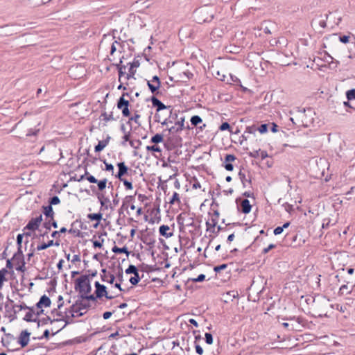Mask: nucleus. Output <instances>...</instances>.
<instances>
[{"instance_id": "27", "label": "nucleus", "mask_w": 355, "mask_h": 355, "mask_svg": "<svg viewBox=\"0 0 355 355\" xmlns=\"http://www.w3.org/2000/svg\"><path fill=\"white\" fill-rule=\"evenodd\" d=\"M101 279L103 282L113 284L115 279V277L112 274L101 275Z\"/></svg>"}, {"instance_id": "1", "label": "nucleus", "mask_w": 355, "mask_h": 355, "mask_svg": "<svg viewBox=\"0 0 355 355\" xmlns=\"http://www.w3.org/2000/svg\"><path fill=\"white\" fill-rule=\"evenodd\" d=\"M75 290L81 295H87L92 291V286L88 275H82L76 280Z\"/></svg>"}, {"instance_id": "30", "label": "nucleus", "mask_w": 355, "mask_h": 355, "mask_svg": "<svg viewBox=\"0 0 355 355\" xmlns=\"http://www.w3.org/2000/svg\"><path fill=\"white\" fill-rule=\"evenodd\" d=\"M102 214L101 213H95V214H89L87 217L92 220H96L99 222L102 219Z\"/></svg>"}, {"instance_id": "54", "label": "nucleus", "mask_w": 355, "mask_h": 355, "mask_svg": "<svg viewBox=\"0 0 355 355\" xmlns=\"http://www.w3.org/2000/svg\"><path fill=\"white\" fill-rule=\"evenodd\" d=\"M227 265L224 263V264H221L220 266H215L214 268V270L216 272H219L220 271L223 270H225V268H227Z\"/></svg>"}, {"instance_id": "62", "label": "nucleus", "mask_w": 355, "mask_h": 355, "mask_svg": "<svg viewBox=\"0 0 355 355\" xmlns=\"http://www.w3.org/2000/svg\"><path fill=\"white\" fill-rule=\"evenodd\" d=\"M103 241H104L103 239L101 240V241H93V245H94V248H101L103 246Z\"/></svg>"}, {"instance_id": "58", "label": "nucleus", "mask_w": 355, "mask_h": 355, "mask_svg": "<svg viewBox=\"0 0 355 355\" xmlns=\"http://www.w3.org/2000/svg\"><path fill=\"white\" fill-rule=\"evenodd\" d=\"M195 348H196V352L197 354H198L200 355L202 354L203 349L197 343H195Z\"/></svg>"}, {"instance_id": "13", "label": "nucleus", "mask_w": 355, "mask_h": 355, "mask_svg": "<svg viewBox=\"0 0 355 355\" xmlns=\"http://www.w3.org/2000/svg\"><path fill=\"white\" fill-rule=\"evenodd\" d=\"M117 166L119 168V171L117 174L115 175L116 178H118L119 180H122L123 176L128 173V168L125 164L124 162H119L117 164Z\"/></svg>"}, {"instance_id": "11", "label": "nucleus", "mask_w": 355, "mask_h": 355, "mask_svg": "<svg viewBox=\"0 0 355 355\" xmlns=\"http://www.w3.org/2000/svg\"><path fill=\"white\" fill-rule=\"evenodd\" d=\"M30 335L31 333L27 330H24L21 332L18 338V343L20 344L21 347H24L28 344Z\"/></svg>"}, {"instance_id": "35", "label": "nucleus", "mask_w": 355, "mask_h": 355, "mask_svg": "<svg viewBox=\"0 0 355 355\" xmlns=\"http://www.w3.org/2000/svg\"><path fill=\"white\" fill-rule=\"evenodd\" d=\"M226 83L229 84H237L240 83V80L236 76L229 74V78H227Z\"/></svg>"}, {"instance_id": "23", "label": "nucleus", "mask_w": 355, "mask_h": 355, "mask_svg": "<svg viewBox=\"0 0 355 355\" xmlns=\"http://www.w3.org/2000/svg\"><path fill=\"white\" fill-rule=\"evenodd\" d=\"M135 201V196H127L123 201L121 206V209H127L128 207L129 204H132Z\"/></svg>"}, {"instance_id": "36", "label": "nucleus", "mask_w": 355, "mask_h": 355, "mask_svg": "<svg viewBox=\"0 0 355 355\" xmlns=\"http://www.w3.org/2000/svg\"><path fill=\"white\" fill-rule=\"evenodd\" d=\"M163 141V136L160 134H156L152 137L150 141L154 144H158Z\"/></svg>"}, {"instance_id": "57", "label": "nucleus", "mask_w": 355, "mask_h": 355, "mask_svg": "<svg viewBox=\"0 0 355 355\" xmlns=\"http://www.w3.org/2000/svg\"><path fill=\"white\" fill-rule=\"evenodd\" d=\"M349 36L348 35H342L339 37V40L340 42L346 44L349 42Z\"/></svg>"}, {"instance_id": "56", "label": "nucleus", "mask_w": 355, "mask_h": 355, "mask_svg": "<svg viewBox=\"0 0 355 355\" xmlns=\"http://www.w3.org/2000/svg\"><path fill=\"white\" fill-rule=\"evenodd\" d=\"M216 78L221 81H224V82H226L227 81V78L228 77H227L226 75L225 74H220L219 71L217 72V76H216Z\"/></svg>"}, {"instance_id": "12", "label": "nucleus", "mask_w": 355, "mask_h": 355, "mask_svg": "<svg viewBox=\"0 0 355 355\" xmlns=\"http://www.w3.org/2000/svg\"><path fill=\"white\" fill-rule=\"evenodd\" d=\"M128 64L130 65V68L128 70V73L126 74L125 78L127 80L130 79L131 78H133L135 73L136 69L135 68H137L139 67V60H135L132 62H129Z\"/></svg>"}, {"instance_id": "46", "label": "nucleus", "mask_w": 355, "mask_h": 355, "mask_svg": "<svg viewBox=\"0 0 355 355\" xmlns=\"http://www.w3.org/2000/svg\"><path fill=\"white\" fill-rule=\"evenodd\" d=\"M140 117H141L140 114L135 113L134 116H131L129 119V121H132L135 123H137L138 125H141L140 121H139Z\"/></svg>"}, {"instance_id": "33", "label": "nucleus", "mask_w": 355, "mask_h": 355, "mask_svg": "<svg viewBox=\"0 0 355 355\" xmlns=\"http://www.w3.org/2000/svg\"><path fill=\"white\" fill-rule=\"evenodd\" d=\"M8 273V270L6 268H3L0 270V289L3 286V283L6 281V275Z\"/></svg>"}, {"instance_id": "44", "label": "nucleus", "mask_w": 355, "mask_h": 355, "mask_svg": "<svg viewBox=\"0 0 355 355\" xmlns=\"http://www.w3.org/2000/svg\"><path fill=\"white\" fill-rule=\"evenodd\" d=\"M117 46L121 47V43L117 41H114L111 46V50H110L111 55H113L114 53L116 51Z\"/></svg>"}, {"instance_id": "37", "label": "nucleus", "mask_w": 355, "mask_h": 355, "mask_svg": "<svg viewBox=\"0 0 355 355\" xmlns=\"http://www.w3.org/2000/svg\"><path fill=\"white\" fill-rule=\"evenodd\" d=\"M130 136H131V132H125V135H123V137H122V141L121 143V146H126V143L128 141L130 142Z\"/></svg>"}, {"instance_id": "14", "label": "nucleus", "mask_w": 355, "mask_h": 355, "mask_svg": "<svg viewBox=\"0 0 355 355\" xmlns=\"http://www.w3.org/2000/svg\"><path fill=\"white\" fill-rule=\"evenodd\" d=\"M51 300L50 298L46 296V295H42L39 302L36 304V307L37 309H41L42 306L44 307H49L51 306Z\"/></svg>"}, {"instance_id": "52", "label": "nucleus", "mask_w": 355, "mask_h": 355, "mask_svg": "<svg viewBox=\"0 0 355 355\" xmlns=\"http://www.w3.org/2000/svg\"><path fill=\"white\" fill-rule=\"evenodd\" d=\"M146 149L148 151H153V152H160L161 151L160 148L157 145L148 146L146 147Z\"/></svg>"}, {"instance_id": "50", "label": "nucleus", "mask_w": 355, "mask_h": 355, "mask_svg": "<svg viewBox=\"0 0 355 355\" xmlns=\"http://www.w3.org/2000/svg\"><path fill=\"white\" fill-rule=\"evenodd\" d=\"M257 131L261 134L266 133L268 131V125L266 123L261 124L259 127H257Z\"/></svg>"}, {"instance_id": "28", "label": "nucleus", "mask_w": 355, "mask_h": 355, "mask_svg": "<svg viewBox=\"0 0 355 355\" xmlns=\"http://www.w3.org/2000/svg\"><path fill=\"white\" fill-rule=\"evenodd\" d=\"M112 250L113 252L117 253V254L125 253L127 255L129 254V251L126 247L118 248L117 246L115 245L112 248Z\"/></svg>"}, {"instance_id": "21", "label": "nucleus", "mask_w": 355, "mask_h": 355, "mask_svg": "<svg viewBox=\"0 0 355 355\" xmlns=\"http://www.w3.org/2000/svg\"><path fill=\"white\" fill-rule=\"evenodd\" d=\"M43 213L45 215L46 220L49 218L53 220L54 216V211L53 210L52 206L49 205L47 206H43Z\"/></svg>"}, {"instance_id": "20", "label": "nucleus", "mask_w": 355, "mask_h": 355, "mask_svg": "<svg viewBox=\"0 0 355 355\" xmlns=\"http://www.w3.org/2000/svg\"><path fill=\"white\" fill-rule=\"evenodd\" d=\"M28 309L29 310V311L26 313V314L25 315V316L24 318V320H26V322H36L37 320V317L33 318V316L35 315L34 308L29 307V309Z\"/></svg>"}, {"instance_id": "48", "label": "nucleus", "mask_w": 355, "mask_h": 355, "mask_svg": "<svg viewBox=\"0 0 355 355\" xmlns=\"http://www.w3.org/2000/svg\"><path fill=\"white\" fill-rule=\"evenodd\" d=\"M219 130L221 131L227 130L231 131V127H230V125L227 122H224L220 125Z\"/></svg>"}, {"instance_id": "4", "label": "nucleus", "mask_w": 355, "mask_h": 355, "mask_svg": "<svg viewBox=\"0 0 355 355\" xmlns=\"http://www.w3.org/2000/svg\"><path fill=\"white\" fill-rule=\"evenodd\" d=\"M42 221V215L40 214L39 216L32 218L27 225L24 227L23 231L30 230L35 231L37 230Z\"/></svg>"}, {"instance_id": "51", "label": "nucleus", "mask_w": 355, "mask_h": 355, "mask_svg": "<svg viewBox=\"0 0 355 355\" xmlns=\"http://www.w3.org/2000/svg\"><path fill=\"white\" fill-rule=\"evenodd\" d=\"M205 342L211 345L213 343V336L210 333H205Z\"/></svg>"}, {"instance_id": "26", "label": "nucleus", "mask_w": 355, "mask_h": 355, "mask_svg": "<svg viewBox=\"0 0 355 355\" xmlns=\"http://www.w3.org/2000/svg\"><path fill=\"white\" fill-rule=\"evenodd\" d=\"M60 320L59 319H56V320H51L50 317L47 316L46 318H42V319H38L37 318V320L36 322H37V326L40 327L41 324L43 325V324H47L49 322H50L51 324H52L53 322H54L55 321H58Z\"/></svg>"}, {"instance_id": "60", "label": "nucleus", "mask_w": 355, "mask_h": 355, "mask_svg": "<svg viewBox=\"0 0 355 355\" xmlns=\"http://www.w3.org/2000/svg\"><path fill=\"white\" fill-rule=\"evenodd\" d=\"M74 317H71V315L69 316V315H67L65 319H64L63 320L65 321V324L64 326H66L67 324H71L73 322V318Z\"/></svg>"}, {"instance_id": "24", "label": "nucleus", "mask_w": 355, "mask_h": 355, "mask_svg": "<svg viewBox=\"0 0 355 355\" xmlns=\"http://www.w3.org/2000/svg\"><path fill=\"white\" fill-rule=\"evenodd\" d=\"M43 225L48 230H51V227H53L54 228L58 227L57 222L53 219L51 220L50 218L48 220L45 219V222L44 223Z\"/></svg>"}, {"instance_id": "6", "label": "nucleus", "mask_w": 355, "mask_h": 355, "mask_svg": "<svg viewBox=\"0 0 355 355\" xmlns=\"http://www.w3.org/2000/svg\"><path fill=\"white\" fill-rule=\"evenodd\" d=\"M94 286L96 288L95 294L99 299L102 297H105L108 300H112L114 297V296L109 295L106 290V286L101 284L98 282H96Z\"/></svg>"}, {"instance_id": "42", "label": "nucleus", "mask_w": 355, "mask_h": 355, "mask_svg": "<svg viewBox=\"0 0 355 355\" xmlns=\"http://www.w3.org/2000/svg\"><path fill=\"white\" fill-rule=\"evenodd\" d=\"M257 131V127L255 125H252L250 126H248L245 130V134L249 133V134H255V132Z\"/></svg>"}, {"instance_id": "8", "label": "nucleus", "mask_w": 355, "mask_h": 355, "mask_svg": "<svg viewBox=\"0 0 355 355\" xmlns=\"http://www.w3.org/2000/svg\"><path fill=\"white\" fill-rule=\"evenodd\" d=\"M243 187H247L251 185L252 176L249 171L244 169H241L238 174Z\"/></svg>"}, {"instance_id": "19", "label": "nucleus", "mask_w": 355, "mask_h": 355, "mask_svg": "<svg viewBox=\"0 0 355 355\" xmlns=\"http://www.w3.org/2000/svg\"><path fill=\"white\" fill-rule=\"evenodd\" d=\"M252 206L248 199H244L241 202V211L243 214H248L251 211Z\"/></svg>"}, {"instance_id": "59", "label": "nucleus", "mask_w": 355, "mask_h": 355, "mask_svg": "<svg viewBox=\"0 0 355 355\" xmlns=\"http://www.w3.org/2000/svg\"><path fill=\"white\" fill-rule=\"evenodd\" d=\"M259 151L260 150H254L252 152H250L248 153L249 156L251 157H253V158H258L259 157Z\"/></svg>"}, {"instance_id": "43", "label": "nucleus", "mask_w": 355, "mask_h": 355, "mask_svg": "<svg viewBox=\"0 0 355 355\" xmlns=\"http://www.w3.org/2000/svg\"><path fill=\"white\" fill-rule=\"evenodd\" d=\"M130 282L132 284V285H136L139 283V282L140 281V277H139V272L134 275L133 277H131L130 278Z\"/></svg>"}, {"instance_id": "18", "label": "nucleus", "mask_w": 355, "mask_h": 355, "mask_svg": "<svg viewBox=\"0 0 355 355\" xmlns=\"http://www.w3.org/2000/svg\"><path fill=\"white\" fill-rule=\"evenodd\" d=\"M122 59L121 58L119 63L113 64V65L116 66L119 72V81L121 82V78L125 74L126 66L122 65Z\"/></svg>"}, {"instance_id": "34", "label": "nucleus", "mask_w": 355, "mask_h": 355, "mask_svg": "<svg viewBox=\"0 0 355 355\" xmlns=\"http://www.w3.org/2000/svg\"><path fill=\"white\" fill-rule=\"evenodd\" d=\"M346 98L348 101L355 99V89H352L346 92Z\"/></svg>"}, {"instance_id": "32", "label": "nucleus", "mask_w": 355, "mask_h": 355, "mask_svg": "<svg viewBox=\"0 0 355 355\" xmlns=\"http://www.w3.org/2000/svg\"><path fill=\"white\" fill-rule=\"evenodd\" d=\"M107 145V141H100L95 146V152H100Z\"/></svg>"}, {"instance_id": "38", "label": "nucleus", "mask_w": 355, "mask_h": 355, "mask_svg": "<svg viewBox=\"0 0 355 355\" xmlns=\"http://www.w3.org/2000/svg\"><path fill=\"white\" fill-rule=\"evenodd\" d=\"M236 159V156L232 154H227L225 157L223 164H225L227 163H231L234 161H235Z\"/></svg>"}, {"instance_id": "15", "label": "nucleus", "mask_w": 355, "mask_h": 355, "mask_svg": "<svg viewBox=\"0 0 355 355\" xmlns=\"http://www.w3.org/2000/svg\"><path fill=\"white\" fill-rule=\"evenodd\" d=\"M151 102H152L153 106L157 107V112H159L162 110H165V109L170 107V106H168V107L166 106L162 101H160L155 96L151 97Z\"/></svg>"}, {"instance_id": "64", "label": "nucleus", "mask_w": 355, "mask_h": 355, "mask_svg": "<svg viewBox=\"0 0 355 355\" xmlns=\"http://www.w3.org/2000/svg\"><path fill=\"white\" fill-rule=\"evenodd\" d=\"M104 164L105 165V170L108 171H112L113 173L114 171V166L112 164L107 163L105 161L104 162Z\"/></svg>"}, {"instance_id": "63", "label": "nucleus", "mask_w": 355, "mask_h": 355, "mask_svg": "<svg viewBox=\"0 0 355 355\" xmlns=\"http://www.w3.org/2000/svg\"><path fill=\"white\" fill-rule=\"evenodd\" d=\"M23 236H24V234H19L17 236V243L19 247H21Z\"/></svg>"}, {"instance_id": "7", "label": "nucleus", "mask_w": 355, "mask_h": 355, "mask_svg": "<svg viewBox=\"0 0 355 355\" xmlns=\"http://www.w3.org/2000/svg\"><path fill=\"white\" fill-rule=\"evenodd\" d=\"M219 218V212L218 210H215L211 216V218L206 222L207 231L212 232H215V227L218 223Z\"/></svg>"}, {"instance_id": "53", "label": "nucleus", "mask_w": 355, "mask_h": 355, "mask_svg": "<svg viewBox=\"0 0 355 355\" xmlns=\"http://www.w3.org/2000/svg\"><path fill=\"white\" fill-rule=\"evenodd\" d=\"M85 175H87V180L90 182V183H96L98 180L93 175H89L88 173V172H86Z\"/></svg>"}, {"instance_id": "55", "label": "nucleus", "mask_w": 355, "mask_h": 355, "mask_svg": "<svg viewBox=\"0 0 355 355\" xmlns=\"http://www.w3.org/2000/svg\"><path fill=\"white\" fill-rule=\"evenodd\" d=\"M205 279V275L204 274L199 275L196 278L192 279L193 282H203Z\"/></svg>"}, {"instance_id": "2", "label": "nucleus", "mask_w": 355, "mask_h": 355, "mask_svg": "<svg viewBox=\"0 0 355 355\" xmlns=\"http://www.w3.org/2000/svg\"><path fill=\"white\" fill-rule=\"evenodd\" d=\"M90 306L89 302L82 300L80 302H76L75 304H73L69 311V313H71V317L82 316L86 313V309Z\"/></svg>"}, {"instance_id": "45", "label": "nucleus", "mask_w": 355, "mask_h": 355, "mask_svg": "<svg viewBox=\"0 0 355 355\" xmlns=\"http://www.w3.org/2000/svg\"><path fill=\"white\" fill-rule=\"evenodd\" d=\"M60 202V198L58 196H55L50 198L49 205L52 206V205H58Z\"/></svg>"}, {"instance_id": "3", "label": "nucleus", "mask_w": 355, "mask_h": 355, "mask_svg": "<svg viewBox=\"0 0 355 355\" xmlns=\"http://www.w3.org/2000/svg\"><path fill=\"white\" fill-rule=\"evenodd\" d=\"M177 222L180 225V228L184 227L194 226V219L189 214L182 213L177 217Z\"/></svg>"}, {"instance_id": "22", "label": "nucleus", "mask_w": 355, "mask_h": 355, "mask_svg": "<svg viewBox=\"0 0 355 355\" xmlns=\"http://www.w3.org/2000/svg\"><path fill=\"white\" fill-rule=\"evenodd\" d=\"M14 340L15 337L13 335L5 333L4 336L1 339V343L4 347H7L10 343Z\"/></svg>"}, {"instance_id": "40", "label": "nucleus", "mask_w": 355, "mask_h": 355, "mask_svg": "<svg viewBox=\"0 0 355 355\" xmlns=\"http://www.w3.org/2000/svg\"><path fill=\"white\" fill-rule=\"evenodd\" d=\"M80 297L82 298V300L86 301V302H88L89 300H92V301H96V299L98 298L96 297V295L94 296V295H80Z\"/></svg>"}, {"instance_id": "9", "label": "nucleus", "mask_w": 355, "mask_h": 355, "mask_svg": "<svg viewBox=\"0 0 355 355\" xmlns=\"http://www.w3.org/2000/svg\"><path fill=\"white\" fill-rule=\"evenodd\" d=\"M184 117H181L175 123V125H173L168 128V132L171 134H175L181 132L184 128Z\"/></svg>"}, {"instance_id": "47", "label": "nucleus", "mask_w": 355, "mask_h": 355, "mask_svg": "<svg viewBox=\"0 0 355 355\" xmlns=\"http://www.w3.org/2000/svg\"><path fill=\"white\" fill-rule=\"evenodd\" d=\"M121 182H123L124 186L125 187L126 189L131 190L132 189V184L131 182L128 181L126 179L122 178V180H120Z\"/></svg>"}, {"instance_id": "10", "label": "nucleus", "mask_w": 355, "mask_h": 355, "mask_svg": "<svg viewBox=\"0 0 355 355\" xmlns=\"http://www.w3.org/2000/svg\"><path fill=\"white\" fill-rule=\"evenodd\" d=\"M8 302L12 304V309L13 312V319L16 318V314L21 310L28 309V306L24 302H21L19 305L14 304V301L8 297Z\"/></svg>"}, {"instance_id": "41", "label": "nucleus", "mask_w": 355, "mask_h": 355, "mask_svg": "<svg viewBox=\"0 0 355 355\" xmlns=\"http://www.w3.org/2000/svg\"><path fill=\"white\" fill-rule=\"evenodd\" d=\"M125 273L135 275L138 273V270L135 266L130 265L128 268L125 270Z\"/></svg>"}, {"instance_id": "25", "label": "nucleus", "mask_w": 355, "mask_h": 355, "mask_svg": "<svg viewBox=\"0 0 355 355\" xmlns=\"http://www.w3.org/2000/svg\"><path fill=\"white\" fill-rule=\"evenodd\" d=\"M147 85L153 94H158V89L159 87L155 82H152V80H147Z\"/></svg>"}, {"instance_id": "5", "label": "nucleus", "mask_w": 355, "mask_h": 355, "mask_svg": "<svg viewBox=\"0 0 355 355\" xmlns=\"http://www.w3.org/2000/svg\"><path fill=\"white\" fill-rule=\"evenodd\" d=\"M125 96H129L128 93L123 94L118 100L117 107L122 110V114L124 116H128L130 115L129 111V101L124 98Z\"/></svg>"}, {"instance_id": "31", "label": "nucleus", "mask_w": 355, "mask_h": 355, "mask_svg": "<svg viewBox=\"0 0 355 355\" xmlns=\"http://www.w3.org/2000/svg\"><path fill=\"white\" fill-rule=\"evenodd\" d=\"M191 123L194 126H197L198 124L202 123V119L198 115H194L191 118Z\"/></svg>"}, {"instance_id": "49", "label": "nucleus", "mask_w": 355, "mask_h": 355, "mask_svg": "<svg viewBox=\"0 0 355 355\" xmlns=\"http://www.w3.org/2000/svg\"><path fill=\"white\" fill-rule=\"evenodd\" d=\"M343 105H344L345 107H347V108H348L346 111H347V112H349V113H351V112H352V111H351V110H354V111L355 110V107H353V106L350 104V103H349V101H348V100H347V101H344V102H343Z\"/></svg>"}, {"instance_id": "29", "label": "nucleus", "mask_w": 355, "mask_h": 355, "mask_svg": "<svg viewBox=\"0 0 355 355\" xmlns=\"http://www.w3.org/2000/svg\"><path fill=\"white\" fill-rule=\"evenodd\" d=\"M171 205H174L175 203L177 204H180L181 201H180V196L179 194L177 193V192H174L171 198L169 200V202H168Z\"/></svg>"}, {"instance_id": "16", "label": "nucleus", "mask_w": 355, "mask_h": 355, "mask_svg": "<svg viewBox=\"0 0 355 355\" xmlns=\"http://www.w3.org/2000/svg\"><path fill=\"white\" fill-rule=\"evenodd\" d=\"M100 119H101L103 121H105V123L103 124V125H105V126L107 125V122H109L110 121H114L115 120V119L113 116L112 112H111L110 113H107L105 110L102 111L101 114L100 116Z\"/></svg>"}, {"instance_id": "61", "label": "nucleus", "mask_w": 355, "mask_h": 355, "mask_svg": "<svg viewBox=\"0 0 355 355\" xmlns=\"http://www.w3.org/2000/svg\"><path fill=\"white\" fill-rule=\"evenodd\" d=\"M275 248V245L270 244L267 248H265L262 250L263 254H267L270 250Z\"/></svg>"}, {"instance_id": "17", "label": "nucleus", "mask_w": 355, "mask_h": 355, "mask_svg": "<svg viewBox=\"0 0 355 355\" xmlns=\"http://www.w3.org/2000/svg\"><path fill=\"white\" fill-rule=\"evenodd\" d=\"M169 230H170L169 226H168L166 225H162L159 227V232L160 235L168 239V238L171 237L173 235V233L172 232H168Z\"/></svg>"}, {"instance_id": "39", "label": "nucleus", "mask_w": 355, "mask_h": 355, "mask_svg": "<svg viewBox=\"0 0 355 355\" xmlns=\"http://www.w3.org/2000/svg\"><path fill=\"white\" fill-rule=\"evenodd\" d=\"M107 180L106 178H104L103 180H98L97 181V184H98V188L100 191H103V189H105L106 187V184H107Z\"/></svg>"}]
</instances>
